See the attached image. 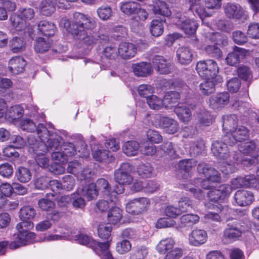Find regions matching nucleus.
Segmentation results:
<instances>
[{
    "instance_id": "nucleus-21",
    "label": "nucleus",
    "mask_w": 259,
    "mask_h": 259,
    "mask_svg": "<svg viewBox=\"0 0 259 259\" xmlns=\"http://www.w3.org/2000/svg\"><path fill=\"white\" fill-rule=\"evenodd\" d=\"M230 96L228 92H222L210 97L208 102L209 107L213 110H219L229 102Z\"/></svg>"
},
{
    "instance_id": "nucleus-63",
    "label": "nucleus",
    "mask_w": 259,
    "mask_h": 259,
    "mask_svg": "<svg viewBox=\"0 0 259 259\" xmlns=\"http://www.w3.org/2000/svg\"><path fill=\"white\" fill-rule=\"evenodd\" d=\"M112 227L109 224H101L99 225L98 233L100 238L107 239L111 235Z\"/></svg>"
},
{
    "instance_id": "nucleus-8",
    "label": "nucleus",
    "mask_w": 259,
    "mask_h": 259,
    "mask_svg": "<svg viewBox=\"0 0 259 259\" xmlns=\"http://www.w3.org/2000/svg\"><path fill=\"white\" fill-rule=\"evenodd\" d=\"M175 241L171 237L161 239L156 246L157 251L165 255L163 259H179L183 254V250L180 247H175Z\"/></svg>"
},
{
    "instance_id": "nucleus-1",
    "label": "nucleus",
    "mask_w": 259,
    "mask_h": 259,
    "mask_svg": "<svg viewBox=\"0 0 259 259\" xmlns=\"http://www.w3.org/2000/svg\"><path fill=\"white\" fill-rule=\"evenodd\" d=\"M60 25L71 33L78 41L79 45L83 47H92L100 39L108 40L107 36L103 35L102 38L96 33L85 31V30L94 29L96 26V22L94 19L83 13L75 12L70 19L62 18Z\"/></svg>"
},
{
    "instance_id": "nucleus-10",
    "label": "nucleus",
    "mask_w": 259,
    "mask_h": 259,
    "mask_svg": "<svg viewBox=\"0 0 259 259\" xmlns=\"http://www.w3.org/2000/svg\"><path fill=\"white\" fill-rule=\"evenodd\" d=\"M196 70L201 77L207 80L213 79L219 72L218 64L212 59L198 62Z\"/></svg>"
},
{
    "instance_id": "nucleus-47",
    "label": "nucleus",
    "mask_w": 259,
    "mask_h": 259,
    "mask_svg": "<svg viewBox=\"0 0 259 259\" xmlns=\"http://www.w3.org/2000/svg\"><path fill=\"white\" fill-rule=\"evenodd\" d=\"M15 178L20 182L26 183L31 179L32 174L29 168L21 166L16 170Z\"/></svg>"
},
{
    "instance_id": "nucleus-57",
    "label": "nucleus",
    "mask_w": 259,
    "mask_h": 259,
    "mask_svg": "<svg viewBox=\"0 0 259 259\" xmlns=\"http://www.w3.org/2000/svg\"><path fill=\"white\" fill-rule=\"evenodd\" d=\"M150 30L153 36H159L163 33L164 30L163 22L158 19L153 20L150 24Z\"/></svg>"
},
{
    "instance_id": "nucleus-31",
    "label": "nucleus",
    "mask_w": 259,
    "mask_h": 259,
    "mask_svg": "<svg viewBox=\"0 0 259 259\" xmlns=\"http://www.w3.org/2000/svg\"><path fill=\"white\" fill-rule=\"evenodd\" d=\"M132 68L134 74L139 77H146L153 71L151 64L144 62L133 64Z\"/></svg>"
},
{
    "instance_id": "nucleus-27",
    "label": "nucleus",
    "mask_w": 259,
    "mask_h": 259,
    "mask_svg": "<svg viewBox=\"0 0 259 259\" xmlns=\"http://www.w3.org/2000/svg\"><path fill=\"white\" fill-rule=\"evenodd\" d=\"M53 133L55 135L53 137V139H56L58 137V136H60L61 139L60 140V146L57 150H59L60 148L62 150L68 159L69 157H71L75 155H77V152L76 149L73 143L70 142L64 143L63 145L61 146V141L62 140V135L66 136V132L62 131V132L59 131V134L57 132H53Z\"/></svg>"
},
{
    "instance_id": "nucleus-9",
    "label": "nucleus",
    "mask_w": 259,
    "mask_h": 259,
    "mask_svg": "<svg viewBox=\"0 0 259 259\" xmlns=\"http://www.w3.org/2000/svg\"><path fill=\"white\" fill-rule=\"evenodd\" d=\"M35 15L34 9L31 8H20L17 14L14 13L10 17L11 24L17 31L24 30L27 26V21L32 20Z\"/></svg>"
},
{
    "instance_id": "nucleus-50",
    "label": "nucleus",
    "mask_w": 259,
    "mask_h": 259,
    "mask_svg": "<svg viewBox=\"0 0 259 259\" xmlns=\"http://www.w3.org/2000/svg\"><path fill=\"white\" fill-rule=\"evenodd\" d=\"M36 215L35 209L31 206H25L21 208L19 212V218L22 222H31Z\"/></svg>"
},
{
    "instance_id": "nucleus-22",
    "label": "nucleus",
    "mask_w": 259,
    "mask_h": 259,
    "mask_svg": "<svg viewBox=\"0 0 259 259\" xmlns=\"http://www.w3.org/2000/svg\"><path fill=\"white\" fill-rule=\"evenodd\" d=\"M26 61L21 56L12 57L9 61L8 69L13 75L20 74L25 70Z\"/></svg>"
},
{
    "instance_id": "nucleus-32",
    "label": "nucleus",
    "mask_w": 259,
    "mask_h": 259,
    "mask_svg": "<svg viewBox=\"0 0 259 259\" xmlns=\"http://www.w3.org/2000/svg\"><path fill=\"white\" fill-rule=\"evenodd\" d=\"M196 119L200 127L207 126L212 123L214 117L209 111L203 109L197 112Z\"/></svg>"
},
{
    "instance_id": "nucleus-45",
    "label": "nucleus",
    "mask_w": 259,
    "mask_h": 259,
    "mask_svg": "<svg viewBox=\"0 0 259 259\" xmlns=\"http://www.w3.org/2000/svg\"><path fill=\"white\" fill-rule=\"evenodd\" d=\"M55 199L54 194L47 193L46 198H43L38 200V206L42 210H51L55 207L53 200Z\"/></svg>"
},
{
    "instance_id": "nucleus-61",
    "label": "nucleus",
    "mask_w": 259,
    "mask_h": 259,
    "mask_svg": "<svg viewBox=\"0 0 259 259\" xmlns=\"http://www.w3.org/2000/svg\"><path fill=\"white\" fill-rule=\"evenodd\" d=\"M200 83V90L204 95H208L215 91V84L212 80H207Z\"/></svg>"
},
{
    "instance_id": "nucleus-60",
    "label": "nucleus",
    "mask_w": 259,
    "mask_h": 259,
    "mask_svg": "<svg viewBox=\"0 0 259 259\" xmlns=\"http://www.w3.org/2000/svg\"><path fill=\"white\" fill-rule=\"evenodd\" d=\"M242 178L244 187L255 188L259 187V180L254 175H246Z\"/></svg>"
},
{
    "instance_id": "nucleus-46",
    "label": "nucleus",
    "mask_w": 259,
    "mask_h": 259,
    "mask_svg": "<svg viewBox=\"0 0 259 259\" xmlns=\"http://www.w3.org/2000/svg\"><path fill=\"white\" fill-rule=\"evenodd\" d=\"M162 83L165 88L169 89H175L180 92L181 94L188 93L189 87L187 85L180 81L166 80H163Z\"/></svg>"
},
{
    "instance_id": "nucleus-20",
    "label": "nucleus",
    "mask_w": 259,
    "mask_h": 259,
    "mask_svg": "<svg viewBox=\"0 0 259 259\" xmlns=\"http://www.w3.org/2000/svg\"><path fill=\"white\" fill-rule=\"evenodd\" d=\"M233 199L234 205L243 207L251 204L254 200V197L251 191L240 190L235 192Z\"/></svg>"
},
{
    "instance_id": "nucleus-34",
    "label": "nucleus",
    "mask_w": 259,
    "mask_h": 259,
    "mask_svg": "<svg viewBox=\"0 0 259 259\" xmlns=\"http://www.w3.org/2000/svg\"><path fill=\"white\" fill-rule=\"evenodd\" d=\"M153 63L160 74H167L170 71V64L162 56H155L153 59Z\"/></svg>"
},
{
    "instance_id": "nucleus-11",
    "label": "nucleus",
    "mask_w": 259,
    "mask_h": 259,
    "mask_svg": "<svg viewBox=\"0 0 259 259\" xmlns=\"http://www.w3.org/2000/svg\"><path fill=\"white\" fill-rule=\"evenodd\" d=\"M98 193L105 198H109L111 202H113L116 199V197L118 194H122L124 190V187L122 186H118L116 185L112 191L109 182L105 179H99L95 184Z\"/></svg>"
},
{
    "instance_id": "nucleus-42",
    "label": "nucleus",
    "mask_w": 259,
    "mask_h": 259,
    "mask_svg": "<svg viewBox=\"0 0 259 259\" xmlns=\"http://www.w3.org/2000/svg\"><path fill=\"white\" fill-rule=\"evenodd\" d=\"M52 45V41L51 39L38 37L35 41L34 49L36 53H44L50 49Z\"/></svg>"
},
{
    "instance_id": "nucleus-53",
    "label": "nucleus",
    "mask_w": 259,
    "mask_h": 259,
    "mask_svg": "<svg viewBox=\"0 0 259 259\" xmlns=\"http://www.w3.org/2000/svg\"><path fill=\"white\" fill-rule=\"evenodd\" d=\"M146 100L149 107L153 110H158L165 107L164 99H161L155 95H151Z\"/></svg>"
},
{
    "instance_id": "nucleus-58",
    "label": "nucleus",
    "mask_w": 259,
    "mask_h": 259,
    "mask_svg": "<svg viewBox=\"0 0 259 259\" xmlns=\"http://www.w3.org/2000/svg\"><path fill=\"white\" fill-rule=\"evenodd\" d=\"M67 171L73 175H77L79 174V172H81V174L83 176L84 178H88L86 170H82L81 164L76 160H74L70 162L67 168Z\"/></svg>"
},
{
    "instance_id": "nucleus-5",
    "label": "nucleus",
    "mask_w": 259,
    "mask_h": 259,
    "mask_svg": "<svg viewBox=\"0 0 259 259\" xmlns=\"http://www.w3.org/2000/svg\"><path fill=\"white\" fill-rule=\"evenodd\" d=\"M227 144H228L227 142L225 143L217 141L211 146V151L213 155L219 159L225 161L223 162L224 165L220 167V170L225 175L232 173L235 170L234 159H231Z\"/></svg>"
},
{
    "instance_id": "nucleus-18",
    "label": "nucleus",
    "mask_w": 259,
    "mask_h": 259,
    "mask_svg": "<svg viewBox=\"0 0 259 259\" xmlns=\"http://www.w3.org/2000/svg\"><path fill=\"white\" fill-rule=\"evenodd\" d=\"M249 137L248 129L244 126H240L235 128L230 134L225 135L224 140L230 146L233 145L237 142H241L246 140Z\"/></svg>"
},
{
    "instance_id": "nucleus-28",
    "label": "nucleus",
    "mask_w": 259,
    "mask_h": 259,
    "mask_svg": "<svg viewBox=\"0 0 259 259\" xmlns=\"http://www.w3.org/2000/svg\"><path fill=\"white\" fill-rule=\"evenodd\" d=\"M24 115L23 108L19 105H15L7 109L5 118L14 124L18 122Z\"/></svg>"
},
{
    "instance_id": "nucleus-35",
    "label": "nucleus",
    "mask_w": 259,
    "mask_h": 259,
    "mask_svg": "<svg viewBox=\"0 0 259 259\" xmlns=\"http://www.w3.org/2000/svg\"><path fill=\"white\" fill-rule=\"evenodd\" d=\"M189 3L190 4L189 10L193 13L195 12L202 20L212 15L211 13L208 12L204 8L200 6V0H189Z\"/></svg>"
},
{
    "instance_id": "nucleus-59",
    "label": "nucleus",
    "mask_w": 259,
    "mask_h": 259,
    "mask_svg": "<svg viewBox=\"0 0 259 259\" xmlns=\"http://www.w3.org/2000/svg\"><path fill=\"white\" fill-rule=\"evenodd\" d=\"M199 217L197 214H187L183 215L180 218L183 227H190L199 222Z\"/></svg>"
},
{
    "instance_id": "nucleus-38",
    "label": "nucleus",
    "mask_w": 259,
    "mask_h": 259,
    "mask_svg": "<svg viewBox=\"0 0 259 259\" xmlns=\"http://www.w3.org/2000/svg\"><path fill=\"white\" fill-rule=\"evenodd\" d=\"M177 56L181 64H188L192 60L193 54L191 50L188 48L181 47L177 51Z\"/></svg>"
},
{
    "instance_id": "nucleus-26",
    "label": "nucleus",
    "mask_w": 259,
    "mask_h": 259,
    "mask_svg": "<svg viewBox=\"0 0 259 259\" xmlns=\"http://www.w3.org/2000/svg\"><path fill=\"white\" fill-rule=\"evenodd\" d=\"M119 55L124 59H129L134 57L137 53L136 46L130 42H121L118 49Z\"/></svg>"
},
{
    "instance_id": "nucleus-33",
    "label": "nucleus",
    "mask_w": 259,
    "mask_h": 259,
    "mask_svg": "<svg viewBox=\"0 0 259 259\" xmlns=\"http://www.w3.org/2000/svg\"><path fill=\"white\" fill-rule=\"evenodd\" d=\"M238 118L235 114L225 115L223 117V129L226 135L230 134L236 128Z\"/></svg>"
},
{
    "instance_id": "nucleus-52",
    "label": "nucleus",
    "mask_w": 259,
    "mask_h": 259,
    "mask_svg": "<svg viewBox=\"0 0 259 259\" xmlns=\"http://www.w3.org/2000/svg\"><path fill=\"white\" fill-rule=\"evenodd\" d=\"M122 218V210L119 207H113L109 210L107 219L110 224H116Z\"/></svg>"
},
{
    "instance_id": "nucleus-30",
    "label": "nucleus",
    "mask_w": 259,
    "mask_h": 259,
    "mask_svg": "<svg viewBox=\"0 0 259 259\" xmlns=\"http://www.w3.org/2000/svg\"><path fill=\"white\" fill-rule=\"evenodd\" d=\"M159 124L166 133L169 134H174L177 132L179 129V124L177 121L166 117H160Z\"/></svg>"
},
{
    "instance_id": "nucleus-2",
    "label": "nucleus",
    "mask_w": 259,
    "mask_h": 259,
    "mask_svg": "<svg viewBox=\"0 0 259 259\" xmlns=\"http://www.w3.org/2000/svg\"><path fill=\"white\" fill-rule=\"evenodd\" d=\"M60 136L56 139L50 137L46 141H37L32 135L28 137V143L31 150L35 153V160L37 165L42 167H49L50 159L47 153L50 150H56L60 146Z\"/></svg>"
},
{
    "instance_id": "nucleus-48",
    "label": "nucleus",
    "mask_w": 259,
    "mask_h": 259,
    "mask_svg": "<svg viewBox=\"0 0 259 259\" xmlns=\"http://www.w3.org/2000/svg\"><path fill=\"white\" fill-rule=\"evenodd\" d=\"M92 155L96 160L100 162L110 163L114 159V157L106 150L95 151L93 152Z\"/></svg>"
},
{
    "instance_id": "nucleus-12",
    "label": "nucleus",
    "mask_w": 259,
    "mask_h": 259,
    "mask_svg": "<svg viewBox=\"0 0 259 259\" xmlns=\"http://www.w3.org/2000/svg\"><path fill=\"white\" fill-rule=\"evenodd\" d=\"M198 171L202 174L206 180L201 182L202 187L206 190L210 189L211 186L208 184V182H219L221 181L220 174L214 168L204 163L199 164L197 167Z\"/></svg>"
},
{
    "instance_id": "nucleus-64",
    "label": "nucleus",
    "mask_w": 259,
    "mask_h": 259,
    "mask_svg": "<svg viewBox=\"0 0 259 259\" xmlns=\"http://www.w3.org/2000/svg\"><path fill=\"white\" fill-rule=\"evenodd\" d=\"M204 148V142L201 139H198L196 142H193L189 149L190 154L192 156H195L202 152Z\"/></svg>"
},
{
    "instance_id": "nucleus-41",
    "label": "nucleus",
    "mask_w": 259,
    "mask_h": 259,
    "mask_svg": "<svg viewBox=\"0 0 259 259\" xmlns=\"http://www.w3.org/2000/svg\"><path fill=\"white\" fill-rule=\"evenodd\" d=\"M80 192L88 201L96 199L99 194L96 186L94 183H91L83 186Z\"/></svg>"
},
{
    "instance_id": "nucleus-13",
    "label": "nucleus",
    "mask_w": 259,
    "mask_h": 259,
    "mask_svg": "<svg viewBox=\"0 0 259 259\" xmlns=\"http://www.w3.org/2000/svg\"><path fill=\"white\" fill-rule=\"evenodd\" d=\"M133 166L128 163H122L119 168L114 172V179L118 184V186L130 185L133 181V178L131 173Z\"/></svg>"
},
{
    "instance_id": "nucleus-3",
    "label": "nucleus",
    "mask_w": 259,
    "mask_h": 259,
    "mask_svg": "<svg viewBox=\"0 0 259 259\" xmlns=\"http://www.w3.org/2000/svg\"><path fill=\"white\" fill-rule=\"evenodd\" d=\"M234 162L248 167L259 160V148L254 141L241 144L239 147V152L233 157Z\"/></svg>"
},
{
    "instance_id": "nucleus-44",
    "label": "nucleus",
    "mask_w": 259,
    "mask_h": 259,
    "mask_svg": "<svg viewBox=\"0 0 259 259\" xmlns=\"http://www.w3.org/2000/svg\"><path fill=\"white\" fill-rule=\"evenodd\" d=\"M175 112L180 120L183 122H188L190 120L191 112L189 108L182 103H179L175 108Z\"/></svg>"
},
{
    "instance_id": "nucleus-49",
    "label": "nucleus",
    "mask_w": 259,
    "mask_h": 259,
    "mask_svg": "<svg viewBox=\"0 0 259 259\" xmlns=\"http://www.w3.org/2000/svg\"><path fill=\"white\" fill-rule=\"evenodd\" d=\"M26 47V43L23 38L15 37L10 41V50L14 53H18L24 51Z\"/></svg>"
},
{
    "instance_id": "nucleus-23",
    "label": "nucleus",
    "mask_w": 259,
    "mask_h": 259,
    "mask_svg": "<svg viewBox=\"0 0 259 259\" xmlns=\"http://www.w3.org/2000/svg\"><path fill=\"white\" fill-rule=\"evenodd\" d=\"M207 240V232L202 229H194L189 235V243L194 246H199Z\"/></svg>"
},
{
    "instance_id": "nucleus-36",
    "label": "nucleus",
    "mask_w": 259,
    "mask_h": 259,
    "mask_svg": "<svg viewBox=\"0 0 259 259\" xmlns=\"http://www.w3.org/2000/svg\"><path fill=\"white\" fill-rule=\"evenodd\" d=\"M163 99L165 108H176V105L178 106L179 104L178 103L180 99V93L177 91L168 92L165 93Z\"/></svg>"
},
{
    "instance_id": "nucleus-19",
    "label": "nucleus",
    "mask_w": 259,
    "mask_h": 259,
    "mask_svg": "<svg viewBox=\"0 0 259 259\" xmlns=\"http://www.w3.org/2000/svg\"><path fill=\"white\" fill-rule=\"evenodd\" d=\"M139 9H138L136 12L135 20L130 23L131 30L136 33H141L144 29V25L139 21H145L148 17L149 14L147 11L141 7L139 5Z\"/></svg>"
},
{
    "instance_id": "nucleus-55",
    "label": "nucleus",
    "mask_w": 259,
    "mask_h": 259,
    "mask_svg": "<svg viewBox=\"0 0 259 259\" xmlns=\"http://www.w3.org/2000/svg\"><path fill=\"white\" fill-rule=\"evenodd\" d=\"M59 232V234L50 235L44 237L41 241H51L55 240H60L62 239L68 240L69 236V229L67 228L62 229L61 230H56Z\"/></svg>"
},
{
    "instance_id": "nucleus-39",
    "label": "nucleus",
    "mask_w": 259,
    "mask_h": 259,
    "mask_svg": "<svg viewBox=\"0 0 259 259\" xmlns=\"http://www.w3.org/2000/svg\"><path fill=\"white\" fill-rule=\"evenodd\" d=\"M38 30L41 34L45 36H53L56 30L55 25L47 20L40 21L37 25Z\"/></svg>"
},
{
    "instance_id": "nucleus-4",
    "label": "nucleus",
    "mask_w": 259,
    "mask_h": 259,
    "mask_svg": "<svg viewBox=\"0 0 259 259\" xmlns=\"http://www.w3.org/2000/svg\"><path fill=\"white\" fill-rule=\"evenodd\" d=\"M33 227L32 222H21L18 223L16 226L18 234L14 241L10 244V248L15 249L37 241L36 234L30 231Z\"/></svg>"
},
{
    "instance_id": "nucleus-17",
    "label": "nucleus",
    "mask_w": 259,
    "mask_h": 259,
    "mask_svg": "<svg viewBox=\"0 0 259 259\" xmlns=\"http://www.w3.org/2000/svg\"><path fill=\"white\" fill-rule=\"evenodd\" d=\"M177 26L188 34H193L197 30L198 24L193 19H188L184 15H177L174 20Z\"/></svg>"
},
{
    "instance_id": "nucleus-24",
    "label": "nucleus",
    "mask_w": 259,
    "mask_h": 259,
    "mask_svg": "<svg viewBox=\"0 0 259 259\" xmlns=\"http://www.w3.org/2000/svg\"><path fill=\"white\" fill-rule=\"evenodd\" d=\"M205 207L208 209L214 211H208L204 215V219L207 220H211L215 222L221 221V217L219 214L222 209V205L220 203H215L209 201L205 204Z\"/></svg>"
},
{
    "instance_id": "nucleus-62",
    "label": "nucleus",
    "mask_w": 259,
    "mask_h": 259,
    "mask_svg": "<svg viewBox=\"0 0 259 259\" xmlns=\"http://www.w3.org/2000/svg\"><path fill=\"white\" fill-rule=\"evenodd\" d=\"M183 186L184 188L192 193L196 199L201 200L204 198L205 193L195 186L190 184H184Z\"/></svg>"
},
{
    "instance_id": "nucleus-14",
    "label": "nucleus",
    "mask_w": 259,
    "mask_h": 259,
    "mask_svg": "<svg viewBox=\"0 0 259 259\" xmlns=\"http://www.w3.org/2000/svg\"><path fill=\"white\" fill-rule=\"evenodd\" d=\"M150 204V200L145 197L135 198L130 200L126 205V211L134 215H138L146 212Z\"/></svg>"
},
{
    "instance_id": "nucleus-29",
    "label": "nucleus",
    "mask_w": 259,
    "mask_h": 259,
    "mask_svg": "<svg viewBox=\"0 0 259 259\" xmlns=\"http://www.w3.org/2000/svg\"><path fill=\"white\" fill-rule=\"evenodd\" d=\"M247 53V51L244 49L236 47L233 52L230 53L226 58L227 64L230 66H236L240 62L241 57H244Z\"/></svg>"
},
{
    "instance_id": "nucleus-6",
    "label": "nucleus",
    "mask_w": 259,
    "mask_h": 259,
    "mask_svg": "<svg viewBox=\"0 0 259 259\" xmlns=\"http://www.w3.org/2000/svg\"><path fill=\"white\" fill-rule=\"evenodd\" d=\"M204 36L206 43L210 41L214 44L207 45L204 49L205 52L211 57L221 58L223 56V52L218 46H226L227 45V37L219 32H205Z\"/></svg>"
},
{
    "instance_id": "nucleus-43",
    "label": "nucleus",
    "mask_w": 259,
    "mask_h": 259,
    "mask_svg": "<svg viewBox=\"0 0 259 259\" xmlns=\"http://www.w3.org/2000/svg\"><path fill=\"white\" fill-rule=\"evenodd\" d=\"M140 4L133 1H123L120 3L121 11L127 15H132L136 13Z\"/></svg>"
},
{
    "instance_id": "nucleus-56",
    "label": "nucleus",
    "mask_w": 259,
    "mask_h": 259,
    "mask_svg": "<svg viewBox=\"0 0 259 259\" xmlns=\"http://www.w3.org/2000/svg\"><path fill=\"white\" fill-rule=\"evenodd\" d=\"M97 13L99 18L103 21L110 20L113 15L112 8L106 5L102 6L97 10Z\"/></svg>"
},
{
    "instance_id": "nucleus-37",
    "label": "nucleus",
    "mask_w": 259,
    "mask_h": 259,
    "mask_svg": "<svg viewBox=\"0 0 259 259\" xmlns=\"http://www.w3.org/2000/svg\"><path fill=\"white\" fill-rule=\"evenodd\" d=\"M56 0H41L39 10L41 14L44 16H49L56 10Z\"/></svg>"
},
{
    "instance_id": "nucleus-15",
    "label": "nucleus",
    "mask_w": 259,
    "mask_h": 259,
    "mask_svg": "<svg viewBox=\"0 0 259 259\" xmlns=\"http://www.w3.org/2000/svg\"><path fill=\"white\" fill-rule=\"evenodd\" d=\"M232 191L229 184H222L207 193L209 201L215 203H220L228 198Z\"/></svg>"
},
{
    "instance_id": "nucleus-25",
    "label": "nucleus",
    "mask_w": 259,
    "mask_h": 259,
    "mask_svg": "<svg viewBox=\"0 0 259 259\" xmlns=\"http://www.w3.org/2000/svg\"><path fill=\"white\" fill-rule=\"evenodd\" d=\"M224 8L226 16L229 18L239 19L245 14L243 9L237 4L228 3Z\"/></svg>"
},
{
    "instance_id": "nucleus-51",
    "label": "nucleus",
    "mask_w": 259,
    "mask_h": 259,
    "mask_svg": "<svg viewBox=\"0 0 259 259\" xmlns=\"http://www.w3.org/2000/svg\"><path fill=\"white\" fill-rule=\"evenodd\" d=\"M140 148L139 144L135 141H127L122 146V150L127 156L136 155Z\"/></svg>"
},
{
    "instance_id": "nucleus-7",
    "label": "nucleus",
    "mask_w": 259,
    "mask_h": 259,
    "mask_svg": "<svg viewBox=\"0 0 259 259\" xmlns=\"http://www.w3.org/2000/svg\"><path fill=\"white\" fill-rule=\"evenodd\" d=\"M20 126L23 131L29 132L36 131L40 141H46L49 138L55 136L51 130V129L54 130V126L51 123L47 124L48 127L42 123H40L36 126L32 120L26 118L21 121Z\"/></svg>"
},
{
    "instance_id": "nucleus-54",
    "label": "nucleus",
    "mask_w": 259,
    "mask_h": 259,
    "mask_svg": "<svg viewBox=\"0 0 259 259\" xmlns=\"http://www.w3.org/2000/svg\"><path fill=\"white\" fill-rule=\"evenodd\" d=\"M71 196V202L74 208L75 209H83L85 207V200L82 197L83 196L78 189L72 193Z\"/></svg>"
},
{
    "instance_id": "nucleus-16",
    "label": "nucleus",
    "mask_w": 259,
    "mask_h": 259,
    "mask_svg": "<svg viewBox=\"0 0 259 259\" xmlns=\"http://www.w3.org/2000/svg\"><path fill=\"white\" fill-rule=\"evenodd\" d=\"M244 232L243 227L237 222L228 223L224 230L223 237L229 241H235L239 240Z\"/></svg>"
},
{
    "instance_id": "nucleus-40",
    "label": "nucleus",
    "mask_w": 259,
    "mask_h": 259,
    "mask_svg": "<svg viewBox=\"0 0 259 259\" xmlns=\"http://www.w3.org/2000/svg\"><path fill=\"white\" fill-rule=\"evenodd\" d=\"M152 11L156 15L168 17L171 15V11L167 4L161 1H157L155 3Z\"/></svg>"
}]
</instances>
